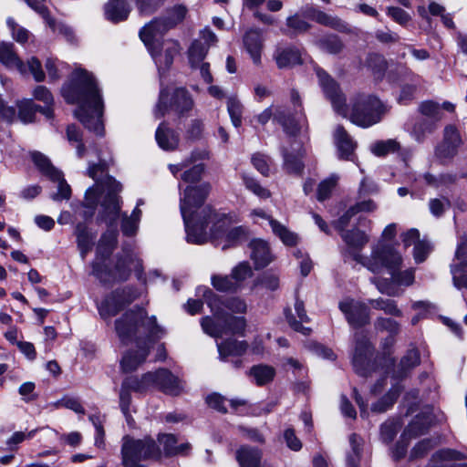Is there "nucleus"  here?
<instances>
[{
	"label": "nucleus",
	"instance_id": "f8f14e48",
	"mask_svg": "<svg viewBox=\"0 0 467 467\" xmlns=\"http://www.w3.org/2000/svg\"><path fill=\"white\" fill-rule=\"evenodd\" d=\"M138 296L137 290L132 287L117 290L100 304L99 314L104 319L111 317L131 304Z\"/></svg>",
	"mask_w": 467,
	"mask_h": 467
},
{
	"label": "nucleus",
	"instance_id": "6e6552de",
	"mask_svg": "<svg viewBox=\"0 0 467 467\" xmlns=\"http://www.w3.org/2000/svg\"><path fill=\"white\" fill-rule=\"evenodd\" d=\"M121 464L123 466H132L140 463L141 461L151 459H160L161 451L155 441L145 436L142 439H136L130 435H125L121 440Z\"/></svg>",
	"mask_w": 467,
	"mask_h": 467
},
{
	"label": "nucleus",
	"instance_id": "4c0bfd02",
	"mask_svg": "<svg viewBox=\"0 0 467 467\" xmlns=\"http://www.w3.org/2000/svg\"><path fill=\"white\" fill-rule=\"evenodd\" d=\"M437 129L434 121L428 119L418 120L411 130V136L419 142H422L426 137L431 134Z\"/></svg>",
	"mask_w": 467,
	"mask_h": 467
},
{
	"label": "nucleus",
	"instance_id": "58836bf2",
	"mask_svg": "<svg viewBox=\"0 0 467 467\" xmlns=\"http://www.w3.org/2000/svg\"><path fill=\"white\" fill-rule=\"evenodd\" d=\"M257 385L262 386L273 380L275 370L273 367L267 365L254 366L250 370Z\"/></svg>",
	"mask_w": 467,
	"mask_h": 467
},
{
	"label": "nucleus",
	"instance_id": "de8ad7c7",
	"mask_svg": "<svg viewBox=\"0 0 467 467\" xmlns=\"http://www.w3.org/2000/svg\"><path fill=\"white\" fill-rule=\"evenodd\" d=\"M317 45L320 49L330 54L339 53L343 48V44L337 36H328L319 39Z\"/></svg>",
	"mask_w": 467,
	"mask_h": 467
},
{
	"label": "nucleus",
	"instance_id": "bb28decb",
	"mask_svg": "<svg viewBox=\"0 0 467 467\" xmlns=\"http://www.w3.org/2000/svg\"><path fill=\"white\" fill-rule=\"evenodd\" d=\"M18 118L24 123H30L34 121L36 112L39 110L47 118L53 117V110L51 108H42L33 103L31 99H24L17 103Z\"/></svg>",
	"mask_w": 467,
	"mask_h": 467
},
{
	"label": "nucleus",
	"instance_id": "72a5a7b5",
	"mask_svg": "<svg viewBox=\"0 0 467 467\" xmlns=\"http://www.w3.org/2000/svg\"><path fill=\"white\" fill-rule=\"evenodd\" d=\"M141 204H143L142 200H139L137 206L130 216L127 214L122 215L121 231L123 234L131 236L137 233L141 217V210L139 208V206Z\"/></svg>",
	"mask_w": 467,
	"mask_h": 467
},
{
	"label": "nucleus",
	"instance_id": "7c9ffc66",
	"mask_svg": "<svg viewBox=\"0 0 467 467\" xmlns=\"http://www.w3.org/2000/svg\"><path fill=\"white\" fill-rule=\"evenodd\" d=\"M75 235L80 255L84 259L92 249L95 234L88 230L86 223H78L75 227Z\"/></svg>",
	"mask_w": 467,
	"mask_h": 467
},
{
	"label": "nucleus",
	"instance_id": "423d86ee",
	"mask_svg": "<svg viewBox=\"0 0 467 467\" xmlns=\"http://www.w3.org/2000/svg\"><path fill=\"white\" fill-rule=\"evenodd\" d=\"M115 331L124 345L155 341L164 335V329L157 324L156 317H149L142 307L130 309L118 317Z\"/></svg>",
	"mask_w": 467,
	"mask_h": 467
},
{
	"label": "nucleus",
	"instance_id": "4468645a",
	"mask_svg": "<svg viewBox=\"0 0 467 467\" xmlns=\"http://www.w3.org/2000/svg\"><path fill=\"white\" fill-rule=\"evenodd\" d=\"M144 380H151L152 387L171 396H177L184 389L182 381L166 368L144 374Z\"/></svg>",
	"mask_w": 467,
	"mask_h": 467
},
{
	"label": "nucleus",
	"instance_id": "dca6fc26",
	"mask_svg": "<svg viewBox=\"0 0 467 467\" xmlns=\"http://www.w3.org/2000/svg\"><path fill=\"white\" fill-rule=\"evenodd\" d=\"M339 309L353 327H361L370 321L369 308L363 302L348 298L339 303Z\"/></svg>",
	"mask_w": 467,
	"mask_h": 467
},
{
	"label": "nucleus",
	"instance_id": "8fccbe9b",
	"mask_svg": "<svg viewBox=\"0 0 467 467\" xmlns=\"http://www.w3.org/2000/svg\"><path fill=\"white\" fill-rule=\"evenodd\" d=\"M242 179L244 182V184L247 190L252 192L254 194H255L257 197L261 199H267L271 196L270 192L264 188L254 178L243 174Z\"/></svg>",
	"mask_w": 467,
	"mask_h": 467
},
{
	"label": "nucleus",
	"instance_id": "e2e57ef3",
	"mask_svg": "<svg viewBox=\"0 0 467 467\" xmlns=\"http://www.w3.org/2000/svg\"><path fill=\"white\" fill-rule=\"evenodd\" d=\"M284 167L290 173L299 174L303 171V163L298 156L284 151Z\"/></svg>",
	"mask_w": 467,
	"mask_h": 467
},
{
	"label": "nucleus",
	"instance_id": "a878e982",
	"mask_svg": "<svg viewBox=\"0 0 467 467\" xmlns=\"http://www.w3.org/2000/svg\"><path fill=\"white\" fill-rule=\"evenodd\" d=\"M303 15L306 17H307L313 21H316L317 23H318L320 25L329 26V27H332V28H335L337 30H343L346 27L345 25L343 24V22L339 18H337L336 16H332L321 10H317L311 6L306 7L303 10Z\"/></svg>",
	"mask_w": 467,
	"mask_h": 467
},
{
	"label": "nucleus",
	"instance_id": "2f4dec72",
	"mask_svg": "<svg viewBox=\"0 0 467 467\" xmlns=\"http://www.w3.org/2000/svg\"><path fill=\"white\" fill-rule=\"evenodd\" d=\"M334 137L340 158L349 160L355 147L351 138L341 126L336 129Z\"/></svg>",
	"mask_w": 467,
	"mask_h": 467
},
{
	"label": "nucleus",
	"instance_id": "a19ab883",
	"mask_svg": "<svg viewBox=\"0 0 467 467\" xmlns=\"http://www.w3.org/2000/svg\"><path fill=\"white\" fill-rule=\"evenodd\" d=\"M368 303L373 308L382 310L387 315L395 317L402 316L401 310L398 307V305L394 300L379 297L377 299H370Z\"/></svg>",
	"mask_w": 467,
	"mask_h": 467
},
{
	"label": "nucleus",
	"instance_id": "37998d69",
	"mask_svg": "<svg viewBox=\"0 0 467 467\" xmlns=\"http://www.w3.org/2000/svg\"><path fill=\"white\" fill-rule=\"evenodd\" d=\"M6 26L11 32L13 39H15L17 43L25 44L28 41L31 36L30 32L16 23L13 17H8L6 19Z\"/></svg>",
	"mask_w": 467,
	"mask_h": 467
},
{
	"label": "nucleus",
	"instance_id": "473e14b6",
	"mask_svg": "<svg viewBox=\"0 0 467 467\" xmlns=\"http://www.w3.org/2000/svg\"><path fill=\"white\" fill-rule=\"evenodd\" d=\"M275 59L279 68L293 67L301 63V54L294 47H285L276 50Z\"/></svg>",
	"mask_w": 467,
	"mask_h": 467
},
{
	"label": "nucleus",
	"instance_id": "b1692460",
	"mask_svg": "<svg viewBox=\"0 0 467 467\" xmlns=\"http://www.w3.org/2000/svg\"><path fill=\"white\" fill-rule=\"evenodd\" d=\"M249 247L251 249V259L254 261L256 268H264L274 259L267 242L262 239L251 241Z\"/></svg>",
	"mask_w": 467,
	"mask_h": 467
},
{
	"label": "nucleus",
	"instance_id": "cd10ccee",
	"mask_svg": "<svg viewBox=\"0 0 467 467\" xmlns=\"http://www.w3.org/2000/svg\"><path fill=\"white\" fill-rule=\"evenodd\" d=\"M217 348L220 359L226 361L228 357L243 356L248 348V344L244 340L227 339L223 342H218Z\"/></svg>",
	"mask_w": 467,
	"mask_h": 467
},
{
	"label": "nucleus",
	"instance_id": "0eeeda50",
	"mask_svg": "<svg viewBox=\"0 0 467 467\" xmlns=\"http://www.w3.org/2000/svg\"><path fill=\"white\" fill-rule=\"evenodd\" d=\"M198 295H202L205 303L213 313V318L205 317L202 318L201 325L203 331L213 337H223L228 335H244L246 321L244 317H236L223 311L224 305L219 296L208 287H199Z\"/></svg>",
	"mask_w": 467,
	"mask_h": 467
},
{
	"label": "nucleus",
	"instance_id": "f704fd0d",
	"mask_svg": "<svg viewBox=\"0 0 467 467\" xmlns=\"http://www.w3.org/2000/svg\"><path fill=\"white\" fill-rule=\"evenodd\" d=\"M295 310L296 312L298 318L300 319V322L296 321L291 313L288 314L287 312H285L287 322L294 330L300 332L304 335H308L310 333V328L306 327L301 324V322L308 321V317L305 311L304 304L302 301L296 300L295 304Z\"/></svg>",
	"mask_w": 467,
	"mask_h": 467
},
{
	"label": "nucleus",
	"instance_id": "e433bc0d",
	"mask_svg": "<svg viewBox=\"0 0 467 467\" xmlns=\"http://www.w3.org/2000/svg\"><path fill=\"white\" fill-rule=\"evenodd\" d=\"M32 160L38 170L50 180L59 179V171L50 163L45 155L40 152H33Z\"/></svg>",
	"mask_w": 467,
	"mask_h": 467
},
{
	"label": "nucleus",
	"instance_id": "a18cd8bd",
	"mask_svg": "<svg viewBox=\"0 0 467 467\" xmlns=\"http://www.w3.org/2000/svg\"><path fill=\"white\" fill-rule=\"evenodd\" d=\"M227 110L231 118V121L235 128L242 125L243 105L235 98L230 97L227 99Z\"/></svg>",
	"mask_w": 467,
	"mask_h": 467
},
{
	"label": "nucleus",
	"instance_id": "c9c22d12",
	"mask_svg": "<svg viewBox=\"0 0 467 467\" xmlns=\"http://www.w3.org/2000/svg\"><path fill=\"white\" fill-rule=\"evenodd\" d=\"M117 236L116 230H109L101 236L97 249L98 257L106 259L111 254L117 244Z\"/></svg>",
	"mask_w": 467,
	"mask_h": 467
},
{
	"label": "nucleus",
	"instance_id": "864d4df0",
	"mask_svg": "<svg viewBox=\"0 0 467 467\" xmlns=\"http://www.w3.org/2000/svg\"><path fill=\"white\" fill-rule=\"evenodd\" d=\"M337 181L338 176L336 174H332L326 180L322 181L317 189V200L324 201L327 199L333 189L336 187Z\"/></svg>",
	"mask_w": 467,
	"mask_h": 467
},
{
	"label": "nucleus",
	"instance_id": "680f3d73",
	"mask_svg": "<svg viewBox=\"0 0 467 467\" xmlns=\"http://www.w3.org/2000/svg\"><path fill=\"white\" fill-rule=\"evenodd\" d=\"M450 206L451 202L446 197L431 199L429 202L430 211L435 217L441 216Z\"/></svg>",
	"mask_w": 467,
	"mask_h": 467
},
{
	"label": "nucleus",
	"instance_id": "20e7f679",
	"mask_svg": "<svg viewBox=\"0 0 467 467\" xmlns=\"http://www.w3.org/2000/svg\"><path fill=\"white\" fill-rule=\"evenodd\" d=\"M88 175L95 181V184L86 191L84 206L89 209L84 213V217H91L94 214L99 196L101 201V219L109 226L116 223L120 212L119 197L122 186L108 174L107 162L99 160V163H89Z\"/></svg>",
	"mask_w": 467,
	"mask_h": 467
},
{
	"label": "nucleus",
	"instance_id": "f257e3e1",
	"mask_svg": "<svg viewBox=\"0 0 467 467\" xmlns=\"http://www.w3.org/2000/svg\"><path fill=\"white\" fill-rule=\"evenodd\" d=\"M210 191V183L203 182L195 187L188 186L181 197L180 209L187 241L192 244H203L206 241V227L213 223V234L215 237L221 234L225 236L226 244L223 245V249H226L244 240L247 230L244 226L226 228L232 222V217L214 212L209 205L203 206Z\"/></svg>",
	"mask_w": 467,
	"mask_h": 467
},
{
	"label": "nucleus",
	"instance_id": "c85d7f7f",
	"mask_svg": "<svg viewBox=\"0 0 467 467\" xmlns=\"http://www.w3.org/2000/svg\"><path fill=\"white\" fill-rule=\"evenodd\" d=\"M0 62L7 67L16 68L21 73H26V67L14 51V45L11 43L0 44Z\"/></svg>",
	"mask_w": 467,
	"mask_h": 467
},
{
	"label": "nucleus",
	"instance_id": "aec40b11",
	"mask_svg": "<svg viewBox=\"0 0 467 467\" xmlns=\"http://www.w3.org/2000/svg\"><path fill=\"white\" fill-rule=\"evenodd\" d=\"M153 341H142L136 345V351H128L121 359V368L124 372H131L138 368L148 357L150 346Z\"/></svg>",
	"mask_w": 467,
	"mask_h": 467
},
{
	"label": "nucleus",
	"instance_id": "f3484780",
	"mask_svg": "<svg viewBox=\"0 0 467 467\" xmlns=\"http://www.w3.org/2000/svg\"><path fill=\"white\" fill-rule=\"evenodd\" d=\"M251 217L254 222L258 223V219H263L268 222L272 232L276 235L285 245L293 246L298 242V236L294 232H291L286 226L273 219L262 209H254L251 212Z\"/></svg>",
	"mask_w": 467,
	"mask_h": 467
},
{
	"label": "nucleus",
	"instance_id": "3c124183",
	"mask_svg": "<svg viewBox=\"0 0 467 467\" xmlns=\"http://www.w3.org/2000/svg\"><path fill=\"white\" fill-rule=\"evenodd\" d=\"M213 286L221 292L235 291L237 288L236 282H234L232 275H214L212 276Z\"/></svg>",
	"mask_w": 467,
	"mask_h": 467
},
{
	"label": "nucleus",
	"instance_id": "6e6d98bb",
	"mask_svg": "<svg viewBox=\"0 0 467 467\" xmlns=\"http://www.w3.org/2000/svg\"><path fill=\"white\" fill-rule=\"evenodd\" d=\"M121 386L130 391L142 392L147 388L152 387V383L151 380H144L143 375L140 379L135 377H129L124 379Z\"/></svg>",
	"mask_w": 467,
	"mask_h": 467
},
{
	"label": "nucleus",
	"instance_id": "5701e85b",
	"mask_svg": "<svg viewBox=\"0 0 467 467\" xmlns=\"http://www.w3.org/2000/svg\"><path fill=\"white\" fill-rule=\"evenodd\" d=\"M427 428L428 425L423 423L421 418L417 416L416 419L413 420L412 422H410V425L404 431L401 436V441H399L395 447V450L393 451V457L395 459L402 458L407 451L408 446L407 442H405L404 440L407 437L411 438L423 434Z\"/></svg>",
	"mask_w": 467,
	"mask_h": 467
},
{
	"label": "nucleus",
	"instance_id": "393cba45",
	"mask_svg": "<svg viewBox=\"0 0 467 467\" xmlns=\"http://www.w3.org/2000/svg\"><path fill=\"white\" fill-rule=\"evenodd\" d=\"M130 7L125 0H109L104 5V16L112 23H119L128 18Z\"/></svg>",
	"mask_w": 467,
	"mask_h": 467
},
{
	"label": "nucleus",
	"instance_id": "338daca9",
	"mask_svg": "<svg viewBox=\"0 0 467 467\" xmlns=\"http://www.w3.org/2000/svg\"><path fill=\"white\" fill-rule=\"evenodd\" d=\"M431 251V246L426 241H418L415 244L413 256L416 263L420 264L425 261L428 254Z\"/></svg>",
	"mask_w": 467,
	"mask_h": 467
},
{
	"label": "nucleus",
	"instance_id": "39448f33",
	"mask_svg": "<svg viewBox=\"0 0 467 467\" xmlns=\"http://www.w3.org/2000/svg\"><path fill=\"white\" fill-rule=\"evenodd\" d=\"M186 11L182 5L174 6L169 11L167 17L156 18L140 31V37L150 51L160 73L171 67L174 57L180 51V45L177 41L162 40V36L168 30L182 21Z\"/></svg>",
	"mask_w": 467,
	"mask_h": 467
},
{
	"label": "nucleus",
	"instance_id": "6ab92c4d",
	"mask_svg": "<svg viewBox=\"0 0 467 467\" xmlns=\"http://www.w3.org/2000/svg\"><path fill=\"white\" fill-rule=\"evenodd\" d=\"M356 347L353 355V367L355 371L361 375H367L368 355L370 353V345L368 338L362 333L355 334Z\"/></svg>",
	"mask_w": 467,
	"mask_h": 467
},
{
	"label": "nucleus",
	"instance_id": "a211bd4d",
	"mask_svg": "<svg viewBox=\"0 0 467 467\" xmlns=\"http://www.w3.org/2000/svg\"><path fill=\"white\" fill-rule=\"evenodd\" d=\"M462 140L459 130L453 125H447L443 131V140L436 148V155L441 160H449L454 157Z\"/></svg>",
	"mask_w": 467,
	"mask_h": 467
},
{
	"label": "nucleus",
	"instance_id": "13d9d810",
	"mask_svg": "<svg viewBox=\"0 0 467 467\" xmlns=\"http://www.w3.org/2000/svg\"><path fill=\"white\" fill-rule=\"evenodd\" d=\"M368 65L378 78L383 76L387 68V62L385 58L378 54H373L368 57Z\"/></svg>",
	"mask_w": 467,
	"mask_h": 467
},
{
	"label": "nucleus",
	"instance_id": "4d7b16f0",
	"mask_svg": "<svg viewBox=\"0 0 467 467\" xmlns=\"http://www.w3.org/2000/svg\"><path fill=\"white\" fill-rule=\"evenodd\" d=\"M28 6L42 16L46 23H47L53 29H55L56 23L49 16V13L45 6L46 0H24Z\"/></svg>",
	"mask_w": 467,
	"mask_h": 467
},
{
	"label": "nucleus",
	"instance_id": "5fc2aeb1",
	"mask_svg": "<svg viewBox=\"0 0 467 467\" xmlns=\"http://www.w3.org/2000/svg\"><path fill=\"white\" fill-rule=\"evenodd\" d=\"M67 138L70 143H77V155L82 158L85 154V146L82 143V135L80 130L74 125H69L67 129Z\"/></svg>",
	"mask_w": 467,
	"mask_h": 467
},
{
	"label": "nucleus",
	"instance_id": "9b49d317",
	"mask_svg": "<svg viewBox=\"0 0 467 467\" xmlns=\"http://www.w3.org/2000/svg\"><path fill=\"white\" fill-rule=\"evenodd\" d=\"M193 105L194 102L191 94L184 88H175L171 96L165 89H161L154 109V115L156 118H161L171 109L179 116H184L192 109Z\"/></svg>",
	"mask_w": 467,
	"mask_h": 467
},
{
	"label": "nucleus",
	"instance_id": "052dcab7",
	"mask_svg": "<svg viewBox=\"0 0 467 467\" xmlns=\"http://www.w3.org/2000/svg\"><path fill=\"white\" fill-rule=\"evenodd\" d=\"M158 441L163 447V452L166 456H174L177 446V438L173 434H159Z\"/></svg>",
	"mask_w": 467,
	"mask_h": 467
},
{
	"label": "nucleus",
	"instance_id": "9d476101",
	"mask_svg": "<svg viewBox=\"0 0 467 467\" xmlns=\"http://www.w3.org/2000/svg\"><path fill=\"white\" fill-rule=\"evenodd\" d=\"M386 112L387 108L379 99L362 95L353 106L350 119L353 123L367 128L380 121Z\"/></svg>",
	"mask_w": 467,
	"mask_h": 467
},
{
	"label": "nucleus",
	"instance_id": "c03bdc74",
	"mask_svg": "<svg viewBox=\"0 0 467 467\" xmlns=\"http://www.w3.org/2000/svg\"><path fill=\"white\" fill-rule=\"evenodd\" d=\"M419 110L423 116L430 118L431 121H434L435 124L443 117L441 105L431 100L420 103Z\"/></svg>",
	"mask_w": 467,
	"mask_h": 467
},
{
	"label": "nucleus",
	"instance_id": "09e8293b",
	"mask_svg": "<svg viewBox=\"0 0 467 467\" xmlns=\"http://www.w3.org/2000/svg\"><path fill=\"white\" fill-rule=\"evenodd\" d=\"M231 275L234 282H236L237 288H239L242 282L253 275V270L248 262H241L233 268Z\"/></svg>",
	"mask_w": 467,
	"mask_h": 467
},
{
	"label": "nucleus",
	"instance_id": "412c9836",
	"mask_svg": "<svg viewBox=\"0 0 467 467\" xmlns=\"http://www.w3.org/2000/svg\"><path fill=\"white\" fill-rule=\"evenodd\" d=\"M262 451L249 446L241 447L236 451L240 467H273L267 461H262Z\"/></svg>",
	"mask_w": 467,
	"mask_h": 467
},
{
	"label": "nucleus",
	"instance_id": "603ef678",
	"mask_svg": "<svg viewBox=\"0 0 467 467\" xmlns=\"http://www.w3.org/2000/svg\"><path fill=\"white\" fill-rule=\"evenodd\" d=\"M400 144L395 140L377 141L371 146L372 152L377 156H385L399 150Z\"/></svg>",
	"mask_w": 467,
	"mask_h": 467
},
{
	"label": "nucleus",
	"instance_id": "69168bd1",
	"mask_svg": "<svg viewBox=\"0 0 467 467\" xmlns=\"http://www.w3.org/2000/svg\"><path fill=\"white\" fill-rule=\"evenodd\" d=\"M424 180L429 185L434 187L445 186L455 182L456 176L452 174H441L439 177H435L431 174H425Z\"/></svg>",
	"mask_w": 467,
	"mask_h": 467
},
{
	"label": "nucleus",
	"instance_id": "1a4fd4ad",
	"mask_svg": "<svg viewBox=\"0 0 467 467\" xmlns=\"http://www.w3.org/2000/svg\"><path fill=\"white\" fill-rule=\"evenodd\" d=\"M124 256H119L113 270H107L99 263L95 262L92 265V275H95L103 283L111 281H125L129 278L131 273V265L136 272L138 279H141L142 265L141 261L137 256L130 252L123 250Z\"/></svg>",
	"mask_w": 467,
	"mask_h": 467
},
{
	"label": "nucleus",
	"instance_id": "ea45409f",
	"mask_svg": "<svg viewBox=\"0 0 467 467\" xmlns=\"http://www.w3.org/2000/svg\"><path fill=\"white\" fill-rule=\"evenodd\" d=\"M207 52V47L202 44V40H194L188 50L189 62L192 67H196L201 63H203L202 60Z\"/></svg>",
	"mask_w": 467,
	"mask_h": 467
},
{
	"label": "nucleus",
	"instance_id": "0e129e2a",
	"mask_svg": "<svg viewBox=\"0 0 467 467\" xmlns=\"http://www.w3.org/2000/svg\"><path fill=\"white\" fill-rule=\"evenodd\" d=\"M399 395V390L391 389L387 395H385L379 402L372 406V410L376 412L386 411L396 400Z\"/></svg>",
	"mask_w": 467,
	"mask_h": 467
},
{
	"label": "nucleus",
	"instance_id": "79ce46f5",
	"mask_svg": "<svg viewBox=\"0 0 467 467\" xmlns=\"http://www.w3.org/2000/svg\"><path fill=\"white\" fill-rule=\"evenodd\" d=\"M342 238L352 248H361L368 242V235L358 229L344 232Z\"/></svg>",
	"mask_w": 467,
	"mask_h": 467
},
{
	"label": "nucleus",
	"instance_id": "c756f323",
	"mask_svg": "<svg viewBox=\"0 0 467 467\" xmlns=\"http://www.w3.org/2000/svg\"><path fill=\"white\" fill-rule=\"evenodd\" d=\"M155 138L160 148L164 150H173L179 144V135L165 123L158 127Z\"/></svg>",
	"mask_w": 467,
	"mask_h": 467
},
{
	"label": "nucleus",
	"instance_id": "774afa93",
	"mask_svg": "<svg viewBox=\"0 0 467 467\" xmlns=\"http://www.w3.org/2000/svg\"><path fill=\"white\" fill-rule=\"evenodd\" d=\"M286 26L296 33H304L310 27V25L303 18H301L297 14L287 17Z\"/></svg>",
	"mask_w": 467,
	"mask_h": 467
},
{
	"label": "nucleus",
	"instance_id": "2eb2a0df",
	"mask_svg": "<svg viewBox=\"0 0 467 467\" xmlns=\"http://www.w3.org/2000/svg\"><path fill=\"white\" fill-rule=\"evenodd\" d=\"M454 286L467 288V235L460 236L454 260L451 265Z\"/></svg>",
	"mask_w": 467,
	"mask_h": 467
},
{
	"label": "nucleus",
	"instance_id": "bf43d9fd",
	"mask_svg": "<svg viewBox=\"0 0 467 467\" xmlns=\"http://www.w3.org/2000/svg\"><path fill=\"white\" fill-rule=\"evenodd\" d=\"M52 181L57 183V192L51 198L56 202L68 200L71 196V189L64 180L62 173L59 171V179Z\"/></svg>",
	"mask_w": 467,
	"mask_h": 467
},
{
	"label": "nucleus",
	"instance_id": "7ed1b4c3",
	"mask_svg": "<svg viewBox=\"0 0 467 467\" xmlns=\"http://www.w3.org/2000/svg\"><path fill=\"white\" fill-rule=\"evenodd\" d=\"M353 258L375 274L379 273L383 267L388 269L390 278L372 277L370 279L381 294L389 296H400L403 291L399 286H410L414 283V269L400 271L402 256L389 244L379 243L372 248L370 256L354 253Z\"/></svg>",
	"mask_w": 467,
	"mask_h": 467
},
{
	"label": "nucleus",
	"instance_id": "ddd939ff",
	"mask_svg": "<svg viewBox=\"0 0 467 467\" xmlns=\"http://www.w3.org/2000/svg\"><path fill=\"white\" fill-rule=\"evenodd\" d=\"M316 74L325 96L330 100L334 109L342 116H347L346 99L338 84L322 68L316 67Z\"/></svg>",
	"mask_w": 467,
	"mask_h": 467
},
{
	"label": "nucleus",
	"instance_id": "49530a36",
	"mask_svg": "<svg viewBox=\"0 0 467 467\" xmlns=\"http://www.w3.org/2000/svg\"><path fill=\"white\" fill-rule=\"evenodd\" d=\"M420 364V354L416 348L407 351L405 356L401 358L400 367V371L399 377H403L408 370L415 368Z\"/></svg>",
	"mask_w": 467,
	"mask_h": 467
},
{
	"label": "nucleus",
	"instance_id": "f03ea898",
	"mask_svg": "<svg viewBox=\"0 0 467 467\" xmlns=\"http://www.w3.org/2000/svg\"><path fill=\"white\" fill-rule=\"evenodd\" d=\"M62 94L67 102L78 105L74 115L83 126L97 135L103 136L104 103L94 76L84 69H76L70 81L63 87Z\"/></svg>",
	"mask_w": 467,
	"mask_h": 467
},
{
	"label": "nucleus",
	"instance_id": "4be33fe9",
	"mask_svg": "<svg viewBox=\"0 0 467 467\" xmlns=\"http://www.w3.org/2000/svg\"><path fill=\"white\" fill-rule=\"evenodd\" d=\"M244 46L254 65H261V54L264 47L263 35L260 30L250 29L243 38Z\"/></svg>",
	"mask_w": 467,
	"mask_h": 467
}]
</instances>
